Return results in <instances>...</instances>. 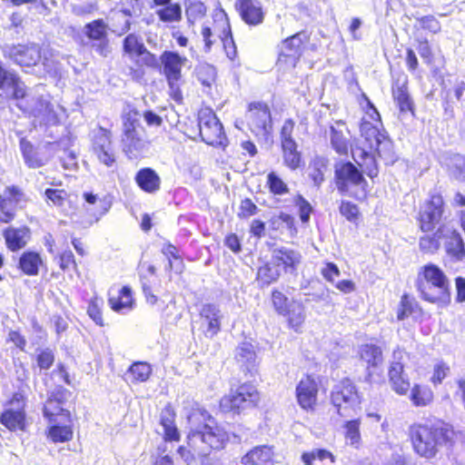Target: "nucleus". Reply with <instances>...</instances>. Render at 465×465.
Segmentation results:
<instances>
[{
	"label": "nucleus",
	"instance_id": "obj_1",
	"mask_svg": "<svg viewBox=\"0 0 465 465\" xmlns=\"http://www.w3.org/2000/svg\"><path fill=\"white\" fill-rule=\"evenodd\" d=\"M189 422L191 427L187 435V446H181L178 453L188 465L197 462L207 465L206 459L212 450L223 449L229 440V435L205 412L192 414Z\"/></svg>",
	"mask_w": 465,
	"mask_h": 465
},
{
	"label": "nucleus",
	"instance_id": "obj_2",
	"mask_svg": "<svg viewBox=\"0 0 465 465\" xmlns=\"http://www.w3.org/2000/svg\"><path fill=\"white\" fill-rule=\"evenodd\" d=\"M360 131L365 147L351 148V155L365 173L373 178L378 174L376 155L386 164H392L396 161L393 143L383 129L381 118H371V121L363 120L361 123Z\"/></svg>",
	"mask_w": 465,
	"mask_h": 465
},
{
	"label": "nucleus",
	"instance_id": "obj_3",
	"mask_svg": "<svg viewBox=\"0 0 465 465\" xmlns=\"http://www.w3.org/2000/svg\"><path fill=\"white\" fill-rule=\"evenodd\" d=\"M414 451L425 459H432L442 445L451 442L454 430L449 426H427L413 424L409 429Z\"/></svg>",
	"mask_w": 465,
	"mask_h": 465
},
{
	"label": "nucleus",
	"instance_id": "obj_4",
	"mask_svg": "<svg viewBox=\"0 0 465 465\" xmlns=\"http://www.w3.org/2000/svg\"><path fill=\"white\" fill-rule=\"evenodd\" d=\"M416 287L421 298L429 302L445 306L450 301L449 280L443 271L434 264L430 263L420 269Z\"/></svg>",
	"mask_w": 465,
	"mask_h": 465
},
{
	"label": "nucleus",
	"instance_id": "obj_5",
	"mask_svg": "<svg viewBox=\"0 0 465 465\" xmlns=\"http://www.w3.org/2000/svg\"><path fill=\"white\" fill-rule=\"evenodd\" d=\"M331 402L340 416L349 417L360 405L361 399L352 382L344 380L333 388Z\"/></svg>",
	"mask_w": 465,
	"mask_h": 465
},
{
	"label": "nucleus",
	"instance_id": "obj_6",
	"mask_svg": "<svg viewBox=\"0 0 465 465\" xmlns=\"http://www.w3.org/2000/svg\"><path fill=\"white\" fill-rule=\"evenodd\" d=\"M258 401L259 393L256 388L252 384L244 383L223 396L220 401V407L223 411H237L252 406Z\"/></svg>",
	"mask_w": 465,
	"mask_h": 465
},
{
	"label": "nucleus",
	"instance_id": "obj_7",
	"mask_svg": "<svg viewBox=\"0 0 465 465\" xmlns=\"http://www.w3.org/2000/svg\"><path fill=\"white\" fill-rule=\"evenodd\" d=\"M3 55L20 66L35 65L40 58V49L35 44L14 45L6 44L2 47Z\"/></svg>",
	"mask_w": 465,
	"mask_h": 465
},
{
	"label": "nucleus",
	"instance_id": "obj_8",
	"mask_svg": "<svg viewBox=\"0 0 465 465\" xmlns=\"http://www.w3.org/2000/svg\"><path fill=\"white\" fill-rule=\"evenodd\" d=\"M362 173H365L362 168L361 171H359L351 163L337 166L335 177L338 190L342 193H350L352 188L357 187L365 191L367 182L363 178Z\"/></svg>",
	"mask_w": 465,
	"mask_h": 465
},
{
	"label": "nucleus",
	"instance_id": "obj_9",
	"mask_svg": "<svg viewBox=\"0 0 465 465\" xmlns=\"http://www.w3.org/2000/svg\"><path fill=\"white\" fill-rule=\"evenodd\" d=\"M83 198L84 200L83 209L85 216L82 223L84 226H90L97 223L112 206V203L107 197H100L93 193H84Z\"/></svg>",
	"mask_w": 465,
	"mask_h": 465
},
{
	"label": "nucleus",
	"instance_id": "obj_10",
	"mask_svg": "<svg viewBox=\"0 0 465 465\" xmlns=\"http://www.w3.org/2000/svg\"><path fill=\"white\" fill-rule=\"evenodd\" d=\"M94 133L93 153L100 163L110 168L115 163V153L110 134L103 127H98Z\"/></svg>",
	"mask_w": 465,
	"mask_h": 465
},
{
	"label": "nucleus",
	"instance_id": "obj_11",
	"mask_svg": "<svg viewBox=\"0 0 465 465\" xmlns=\"http://www.w3.org/2000/svg\"><path fill=\"white\" fill-rule=\"evenodd\" d=\"M203 142L213 146H225L227 138L219 118H194Z\"/></svg>",
	"mask_w": 465,
	"mask_h": 465
},
{
	"label": "nucleus",
	"instance_id": "obj_12",
	"mask_svg": "<svg viewBox=\"0 0 465 465\" xmlns=\"http://www.w3.org/2000/svg\"><path fill=\"white\" fill-rule=\"evenodd\" d=\"M124 150L130 154V157H136L147 146V142L144 140V133L142 129H137L135 120H131V118H127L124 123Z\"/></svg>",
	"mask_w": 465,
	"mask_h": 465
},
{
	"label": "nucleus",
	"instance_id": "obj_13",
	"mask_svg": "<svg viewBox=\"0 0 465 465\" xmlns=\"http://www.w3.org/2000/svg\"><path fill=\"white\" fill-rule=\"evenodd\" d=\"M405 353L401 351L393 352V361L389 369V380L391 389L399 395H406L410 390L411 383L404 373L402 362Z\"/></svg>",
	"mask_w": 465,
	"mask_h": 465
},
{
	"label": "nucleus",
	"instance_id": "obj_14",
	"mask_svg": "<svg viewBox=\"0 0 465 465\" xmlns=\"http://www.w3.org/2000/svg\"><path fill=\"white\" fill-rule=\"evenodd\" d=\"M11 407L7 409L0 417V421L10 430L25 429V399L20 393L14 394L11 401Z\"/></svg>",
	"mask_w": 465,
	"mask_h": 465
},
{
	"label": "nucleus",
	"instance_id": "obj_15",
	"mask_svg": "<svg viewBox=\"0 0 465 465\" xmlns=\"http://www.w3.org/2000/svg\"><path fill=\"white\" fill-rule=\"evenodd\" d=\"M443 199L440 195H432L420 213V228L424 232L431 231L439 223L442 214Z\"/></svg>",
	"mask_w": 465,
	"mask_h": 465
},
{
	"label": "nucleus",
	"instance_id": "obj_16",
	"mask_svg": "<svg viewBox=\"0 0 465 465\" xmlns=\"http://www.w3.org/2000/svg\"><path fill=\"white\" fill-rule=\"evenodd\" d=\"M223 314L213 304H204L200 311V328L206 337L213 338L221 329Z\"/></svg>",
	"mask_w": 465,
	"mask_h": 465
},
{
	"label": "nucleus",
	"instance_id": "obj_17",
	"mask_svg": "<svg viewBox=\"0 0 465 465\" xmlns=\"http://www.w3.org/2000/svg\"><path fill=\"white\" fill-rule=\"evenodd\" d=\"M309 37L305 32L297 33L285 39L281 46L279 54V62L283 61L295 65L301 55V48L303 43L308 41Z\"/></svg>",
	"mask_w": 465,
	"mask_h": 465
},
{
	"label": "nucleus",
	"instance_id": "obj_18",
	"mask_svg": "<svg viewBox=\"0 0 465 465\" xmlns=\"http://www.w3.org/2000/svg\"><path fill=\"white\" fill-rule=\"evenodd\" d=\"M160 59L163 65V74L167 78L168 84H173V81H180L182 77L181 69L187 62V58L174 52L164 51Z\"/></svg>",
	"mask_w": 465,
	"mask_h": 465
},
{
	"label": "nucleus",
	"instance_id": "obj_19",
	"mask_svg": "<svg viewBox=\"0 0 465 465\" xmlns=\"http://www.w3.org/2000/svg\"><path fill=\"white\" fill-rule=\"evenodd\" d=\"M42 87L34 90V94L29 95L25 100V105L22 112L25 114H34L35 116H50L52 107L48 100V96L40 93Z\"/></svg>",
	"mask_w": 465,
	"mask_h": 465
},
{
	"label": "nucleus",
	"instance_id": "obj_20",
	"mask_svg": "<svg viewBox=\"0 0 465 465\" xmlns=\"http://www.w3.org/2000/svg\"><path fill=\"white\" fill-rule=\"evenodd\" d=\"M317 392V384L312 378L307 376L302 379L296 388L300 406L304 410L312 409L316 403Z\"/></svg>",
	"mask_w": 465,
	"mask_h": 465
},
{
	"label": "nucleus",
	"instance_id": "obj_21",
	"mask_svg": "<svg viewBox=\"0 0 465 465\" xmlns=\"http://www.w3.org/2000/svg\"><path fill=\"white\" fill-rule=\"evenodd\" d=\"M235 7L242 20L249 25H256L263 20L262 5L258 0H238Z\"/></svg>",
	"mask_w": 465,
	"mask_h": 465
},
{
	"label": "nucleus",
	"instance_id": "obj_22",
	"mask_svg": "<svg viewBox=\"0 0 465 465\" xmlns=\"http://www.w3.org/2000/svg\"><path fill=\"white\" fill-rule=\"evenodd\" d=\"M175 412L173 409L167 405L160 413V425L163 428V437L165 440H179L180 434L175 425Z\"/></svg>",
	"mask_w": 465,
	"mask_h": 465
},
{
	"label": "nucleus",
	"instance_id": "obj_23",
	"mask_svg": "<svg viewBox=\"0 0 465 465\" xmlns=\"http://www.w3.org/2000/svg\"><path fill=\"white\" fill-rule=\"evenodd\" d=\"M243 465H273V452L268 446H258L242 459Z\"/></svg>",
	"mask_w": 465,
	"mask_h": 465
},
{
	"label": "nucleus",
	"instance_id": "obj_24",
	"mask_svg": "<svg viewBox=\"0 0 465 465\" xmlns=\"http://www.w3.org/2000/svg\"><path fill=\"white\" fill-rule=\"evenodd\" d=\"M4 236L7 247L15 252L24 248L30 239V231L26 227L21 228H7L4 232Z\"/></svg>",
	"mask_w": 465,
	"mask_h": 465
},
{
	"label": "nucleus",
	"instance_id": "obj_25",
	"mask_svg": "<svg viewBox=\"0 0 465 465\" xmlns=\"http://www.w3.org/2000/svg\"><path fill=\"white\" fill-rule=\"evenodd\" d=\"M109 304L116 312L125 313L132 311L134 306L132 289L129 286H124L116 296L109 298Z\"/></svg>",
	"mask_w": 465,
	"mask_h": 465
},
{
	"label": "nucleus",
	"instance_id": "obj_26",
	"mask_svg": "<svg viewBox=\"0 0 465 465\" xmlns=\"http://www.w3.org/2000/svg\"><path fill=\"white\" fill-rule=\"evenodd\" d=\"M135 181L139 187L146 193H153L160 189V177L151 168L141 169L135 176Z\"/></svg>",
	"mask_w": 465,
	"mask_h": 465
},
{
	"label": "nucleus",
	"instance_id": "obj_27",
	"mask_svg": "<svg viewBox=\"0 0 465 465\" xmlns=\"http://www.w3.org/2000/svg\"><path fill=\"white\" fill-rule=\"evenodd\" d=\"M235 360L245 371L252 370L256 364V352L253 345L247 341L241 343L235 350Z\"/></svg>",
	"mask_w": 465,
	"mask_h": 465
},
{
	"label": "nucleus",
	"instance_id": "obj_28",
	"mask_svg": "<svg viewBox=\"0 0 465 465\" xmlns=\"http://www.w3.org/2000/svg\"><path fill=\"white\" fill-rule=\"evenodd\" d=\"M301 260V255L292 250L287 248L276 249L273 251V264L278 268L282 265L285 269H293Z\"/></svg>",
	"mask_w": 465,
	"mask_h": 465
},
{
	"label": "nucleus",
	"instance_id": "obj_29",
	"mask_svg": "<svg viewBox=\"0 0 465 465\" xmlns=\"http://www.w3.org/2000/svg\"><path fill=\"white\" fill-rule=\"evenodd\" d=\"M152 373L151 366L143 361L132 364L125 373V381L132 383L144 382Z\"/></svg>",
	"mask_w": 465,
	"mask_h": 465
},
{
	"label": "nucleus",
	"instance_id": "obj_30",
	"mask_svg": "<svg viewBox=\"0 0 465 465\" xmlns=\"http://www.w3.org/2000/svg\"><path fill=\"white\" fill-rule=\"evenodd\" d=\"M108 25L102 19L94 20L84 26L83 32L91 43L108 37Z\"/></svg>",
	"mask_w": 465,
	"mask_h": 465
},
{
	"label": "nucleus",
	"instance_id": "obj_31",
	"mask_svg": "<svg viewBox=\"0 0 465 465\" xmlns=\"http://www.w3.org/2000/svg\"><path fill=\"white\" fill-rule=\"evenodd\" d=\"M360 427V419L348 420L343 425L345 442L354 449H359L361 446Z\"/></svg>",
	"mask_w": 465,
	"mask_h": 465
},
{
	"label": "nucleus",
	"instance_id": "obj_32",
	"mask_svg": "<svg viewBox=\"0 0 465 465\" xmlns=\"http://www.w3.org/2000/svg\"><path fill=\"white\" fill-rule=\"evenodd\" d=\"M394 100L397 102L400 112L401 114H414V103L411 98L407 86L405 84L399 85L392 90Z\"/></svg>",
	"mask_w": 465,
	"mask_h": 465
},
{
	"label": "nucleus",
	"instance_id": "obj_33",
	"mask_svg": "<svg viewBox=\"0 0 465 465\" xmlns=\"http://www.w3.org/2000/svg\"><path fill=\"white\" fill-rule=\"evenodd\" d=\"M345 124L342 120H338L331 126V142L332 147L340 154H346L348 152L347 138L343 135L342 128Z\"/></svg>",
	"mask_w": 465,
	"mask_h": 465
},
{
	"label": "nucleus",
	"instance_id": "obj_34",
	"mask_svg": "<svg viewBox=\"0 0 465 465\" xmlns=\"http://www.w3.org/2000/svg\"><path fill=\"white\" fill-rule=\"evenodd\" d=\"M284 163L292 170L299 167L301 156L297 151L296 143L292 139L282 141Z\"/></svg>",
	"mask_w": 465,
	"mask_h": 465
},
{
	"label": "nucleus",
	"instance_id": "obj_35",
	"mask_svg": "<svg viewBox=\"0 0 465 465\" xmlns=\"http://www.w3.org/2000/svg\"><path fill=\"white\" fill-rule=\"evenodd\" d=\"M410 400L416 407H424L433 401V392L428 386L415 384L411 391Z\"/></svg>",
	"mask_w": 465,
	"mask_h": 465
},
{
	"label": "nucleus",
	"instance_id": "obj_36",
	"mask_svg": "<svg viewBox=\"0 0 465 465\" xmlns=\"http://www.w3.org/2000/svg\"><path fill=\"white\" fill-rule=\"evenodd\" d=\"M41 263L40 255L34 252L23 253L19 260L20 269L27 275H36Z\"/></svg>",
	"mask_w": 465,
	"mask_h": 465
},
{
	"label": "nucleus",
	"instance_id": "obj_37",
	"mask_svg": "<svg viewBox=\"0 0 465 465\" xmlns=\"http://www.w3.org/2000/svg\"><path fill=\"white\" fill-rule=\"evenodd\" d=\"M446 250L450 256L457 261H460L465 256V246L461 235L453 232L446 243Z\"/></svg>",
	"mask_w": 465,
	"mask_h": 465
},
{
	"label": "nucleus",
	"instance_id": "obj_38",
	"mask_svg": "<svg viewBox=\"0 0 465 465\" xmlns=\"http://www.w3.org/2000/svg\"><path fill=\"white\" fill-rule=\"evenodd\" d=\"M360 356L368 366H378L382 362V352L380 347L373 344H364L360 349Z\"/></svg>",
	"mask_w": 465,
	"mask_h": 465
},
{
	"label": "nucleus",
	"instance_id": "obj_39",
	"mask_svg": "<svg viewBox=\"0 0 465 465\" xmlns=\"http://www.w3.org/2000/svg\"><path fill=\"white\" fill-rule=\"evenodd\" d=\"M301 460L304 465H314L316 460L323 462L329 460L331 463H333L335 461V457L328 450L313 449L309 451H304L301 456Z\"/></svg>",
	"mask_w": 465,
	"mask_h": 465
},
{
	"label": "nucleus",
	"instance_id": "obj_40",
	"mask_svg": "<svg viewBox=\"0 0 465 465\" xmlns=\"http://www.w3.org/2000/svg\"><path fill=\"white\" fill-rule=\"evenodd\" d=\"M156 15L163 23L179 22L182 19V8L179 4H170L157 9Z\"/></svg>",
	"mask_w": 465,
	"mask_h": 465
},
{
	"label": "nucleus",
	"instance_id": "obj_41",
	"mask_svg": "<svg viewBox=\"0 0 465 465\" xmlns=\"http://www.w3.org/2000/svg\"><path fill=\"white\" fill-rule=\"evenodd\" d=\"M327 169V160L322 157H316L310 164V177L315 185L319 186L324 181V172Z\"/></svg>",
	"mask_w": 465,
	"mask_h": 465
},
{
	"label": "nucleus",
	"instance_id": "obj_42",
	"mask_svg": "<svg viewBox=\"0 0 465 465\" xmlns=\"http://www.w3.org/2000/svg\"><path fill=\"white\" fill-rule=\"evenodd\" d=\"M280 275L279 269L274 264L266 263L257 272V280L262 285H269L275 282Z\"/></svg>",
	"mask_w": 465,
	"mask_h": 465
},
{
	"label": "nucleus",
	"instance_id": "obj_43",
	"mask_svg": "<svg viewBox=\"0 0 465 465\" xmlns=\"http://www.w3.org/2000/svg\"><path fill=\"white\" fill-rule=\"evenodd\" d=\"M266 185L274 195H283L289 193L287 183L274 172L268 173Z\"/></svg>",
	"mask_w": 465,
	"mask_h": 465
},
{
	"label": "nucleus",
	"instance_id": "obj_44",
	"mask_svg": "<svg viewBox=\"0 0 465 465\" xmlns=\"http://www.w3.org/2000/svg\"><path fill=\"white\" fill-rule=\"evenodd\" d=\"M196 76L203 85L211 87L216 79V69L209 64H200L196 68Z\"/></svg>",
	"mask_w": 465,
	"mask_h": 465
},
{
	"label": "nucleus",
	"instance_id": "obj_45",
	"mask_svg": "<svg viewBox=\"0 0 465 465\" xmlns=\"http://www.w3.org/2000/svg\"><path fill=\"white\" fill-rule=\"evenodd\" d=\"M20 148L25 163L31 168H37L43 165V162L36 157L34 147L30 142L21 139Z\"/></svg>",
	"mask_w": 465,
	"mask_h": 465
},
{
	"label": "nucleus",
	"instance_id": "obj_46",
	"mask_svg": "<svg viewBox=\"0 0 465 465\" xmlns=\"http://www.w3.org/2000/svg\"><path fill=\"white\" fill-rule=\"evenodd\" d=\"M48 437L54 442H65L73 438V430L70 426L52 425L48 430Z\"/></svg>",
	"mask_w": 465,
	"mask_h": 465
},
{
	"label": "nucleus",
	"instance_id": "obj_47",
	"mask_svg": "<svg viewBox=\"0 0 465 465\" xmlns=\"http://www.w3.org/2000/svg\"><path fill=\"white\" fill-rule=\"evenodd\" d=\"M289 314V325L295 331H298L305 321V310L302 304H297L292 309L288 310Z\"/></svg>",
	"mask_w": 465,
	"mask_h": 465
},
{
	"label": "nucleus",
	"instance_id": "obj_48",
	"mask_svg": "<svg viewBox=\"0 0 465 465\" xmlns=\"http://www.w3.org/2000/svg\"><path fill=\"white\" fill-rule=\"evenodd\" d=\"M206 8L204 5L198 0H190L186 6L185 14L190 23L203 17L205 15Z\"/></svg>",
	"mask_w": 465,
	"mask_h": 465
},
{
	"label": "nucleus",
	"instance_id": "obj_49",
	"mask_svg": "<svg viewBox=\"0 0 465 465\" xmlns=\"http://www.w3.org/2000/svg\"><path fill=\"white\" fill-rule=\"evenodd\" d=\"M62 401L54 395L50 396L44 407V415L53 421V417L64 413Z\"/></svg>",
	"mask_w": 465,
	"mask_h": 465
},
{
	"label": "nucleus",
	"instance_id": "obj_50",
	"mask_svg": "<svg viewBox=\"0 0 465 465\" xmlns=\"http://www.w3.org/2000/svg\"><path fill=\"white\" fill-rule=\"evenodd\" d=\"M416 307V302L411 300L408 295H403L401 300V303L397 312V318L399 321H402L409 317Z\"/></svg>",
	"mask_w": 465,
	"mask_h": 465
},
{
	"label": "nucleus",
	"instance_id": "obj_51",
	"mask_svg": "<svg viewBox=\"0 0 465 465\" xmlns=\"http://www.w3.org/2000/svg\"><path fill=\"white\" fill-rule=\"evenodd\" d=\"M103 304V301L98 298H94L91 300L88 304L87 313L93 321L102 326L103 325V316L101 312V306Z\"/></svg>",
	"mask_w": 465,
	"mask_h": 465
},
{
	"label": "nucleus",
	"instance_id": "obj_52",
	"mask_svg": "<svg viewBox=\"0 0 465 465\" xmlns=\"http://www.w3.org/2000/svg\"><path fill=\"white\" fill-rule=\"evenodd\" d=\"M144 47L143 43L138 41L134 35H128L124 40V50L127 54H141V50Z\"/></svg>",
	"mask_w": 465,
	"mask_h": 465
},
{
	"label": "nucleus",
	"instance_id": "obj_53",
	"mask_svg": "<svg viewBox=\"0 0 465 465\" xmlns=\"http://www.w3.org/2000/svg\"><path fill=\"white\" fill-rule=\"evenodd\" d=\"M54 361V355L50 349L42 350L36 356V363L40 370H48Z\"/></svg>",
	"mask_w": 465,
	"mask_h": 465
},
{
	"label": "nucleus",
	"instance_id": "obj_54",
	"mask_svg": "<svg viewBox=\"0 0 465 465\" xmlns=\"http://www.w3.org/2000/svg\"><path fill=\"white\" fill-rule=\"evenodd\" d=\"M294 203L299 209L300 218L302 223H307L310 220L312 213V206L307 200L302 195H297L294 199Z\"/></svg>",
	"mask_w": 465,
	"mask_h": 465
},
{
	"label": "nucleus",
	"instance_id": "obj_55",
	"mask_svg": "<svg viewBox=\"0 0 465 465\" xmlns=\"http://www.w3.org/2000/svg\"><path fill=\"white\" fill-rule=\"evenodd\" d=\"M45 194L47 200L55 206H62L67 198V193L59 189H46Z\"/></svg>",
	"mask_w": 465,
	"mask_h": 465
},
{
	"label": "nucleus",
	"instance_id": "obj_56",
	"mask_svg": "<svg viewBox=\"0 0 465 465\" xmlns=\"http://www.w3.org/2000/svg\"><path fill=\"white\" fill-rule=\"evenodd\" d=\"M90 46L96 54L104 58L108 57L112 53V46L108 37L91 43Z\"/></svg>",
	"mask_w": 465,
	"mask_h": 465
},
{
	"label": "nucleus",
	"instance_id": "obj_57",
	"mask_svg": "<svg viewBox=\"0 0 465 465\" xmlns=\"http://www.w3.org/2000/svg\"><path fill=\"white\" fill-rule=\"evenodd\" d=\"M272 303L278 313L285 315L288 312L287 298L283 293L274 291L272 294Z\"/></svg>",
	"mask_w": 465,
	"mask_h": 465
},
{
	"label": "nucleus",
	"instance_id": "obj_58",
	"mask_svg": "<svg viewBox=\"0 0 465 465\" xmlns=\"http://www.w3.org/2000/svg\"><path fill=\"white\" fill-rule=\"evenodd\" d=\"M440 243L434 237L426 235L420 239V248L425 252H434L438 250Z\"/></svg>",
	"mask_w": 465,
	"mask_h": 465
},
{
	"label": "nucleus",
	"instance_id": "obj_59",
	"mask_svg": "<svg viewBox=\"0 0 465 465\" xmlns=\"http://www.w3.org/2000/svg\"><path fill=\"white\" fill-rule=\"evenodd\" d=\"M449 367L442 361L438 362L434 366L431 382L434 384L440 383L449 372Z\"/></svg>",
	"mask_w": 465,
	"mask_h": 465
},
{
	"label": "nucleus",
	"instance_id": "obj_60",
	"mask_svg": "<svg viewBox=\"0 0 465 465\" xmlns=\"http://www.w3.org/2000/svg\"><path fill=\"white\" fill-rule=\"evenodd\" d=\"M59 265L63 271H66L73 266L75 270L77 269L74 256L71 251H64L60 254Z\"/></svg>",
	"mask_w": 465,
	"mask_h": 465
},
{
	"label": "nucleus",
	"instance_id": "obj_61",
	"mask_svg": "<svg viewBox=\"0 0 465 465\" xmlns=\"http://www.w3.org/2000/svg\"><path fill=\"white\" fill-rule=\"evenodd\" d=\"M340 212L350 221L354 220L359 213L358 207L350 202H342L340 207Z\"/></svg>",
	"mask_w": 465,
	"mask_h": 465
},
{
	"label": "nucleus",
	"instance_id": "obj_62",
	"mask_svg": "<svg viewBox=\"0 0 465 465\" xmlns=\"http://www.w3.org/2000/svg\"><path fill=\"white\" fill-rule=\"evenodd\" d=\"M137 56L141 58L143 64L149 67L156 68L159 66L157 57L149 52L145 46L141 50V54H138Z\"/></svg>",
	"mask_w": 465,
	"mask_h": 465
},
{
	"label": "nucleus",
	"instance_id": "obj_63",
	"mask_svg": "<svg viewBox=\"0 0 465 465\" xmlns=\"http://www.w3.org/2000/svg\"><path fill=\"white\" fill-rule=\"evenodd\" d=\"M322 274L325 280L333 282L334 280L340 276V270L336 264L328 262L325 267L322 269Z\"/></svg>",
	"mask_w": 465,
	"mask_h": 465
},
{
	"label": "nucleus",
	"instance_id": "obj_64",
	"mask_svg": "<svg viewBox=\"0 0 465 465\" xmlns=\"http://www.w3.org/2000/svg\"><path fill=\"white\" fill-rule=\"evenodd\" d=\"M420 24L423 28L428 29L432 33H437L440 29L439 22L432 15H427V16L421 17L420 19Z\"/></svg>",
	"mask_w": 465,
	"mask_h": 465
}]
</instances>
